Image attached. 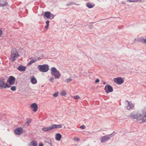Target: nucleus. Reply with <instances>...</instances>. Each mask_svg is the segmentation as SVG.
Segmentation results:
<instances>
[{"instance_id":"f257e3e1","label":"nucleus","mask_w":146,"mask_h":146,"mask_svg":"<svg viewBox=\"0 0 146 146\" xmlns=\"http://www.w3.org/2000/svg\"><path fill=\"white\" fill-rule=\"evenodd\" d=\"M131 117L133 119H136L140 123L146 122V108L142 109L141 112L133 111L130 114Z\"/></svg>"},{"instance_id":"f03ea898","label":"nucleus","mask_w":146,"mask_h":146,"mask_svg":"<svg viewBox=\"0 0 146 146\" xmlns=\"http://www.w3.org/2000/svg\"><path fill=\"white\" fill-rule=\"evenodd\" d=\"M51 74L52 75H54L56 79H58L61 76L60 72L54 67H52L51 69Z\"/></svg>"},{"instance_id":"7ed1b4c3","label":"nucleus","mask_w":146,"mask_h":146,"mask_svg":"<svg viewBox=\"0 0 146 146\" xmlns=\"http://www.w3.org/2000/svg\"><path fill=\"white\" fill-rule=\"evenodd\" d=\"M11 86L7 83H5L3 79L0 78V88L5 89L7 88H10Z\"/></svg>"},{"instance_id":"20e7f679","label":"nucleus","mask_w":146,"mask_h":146,"mask_svg":"<svg viewBox=\"0 0 146 146\" xmlns=\"http://www.w3.org/2000/svg\"><path fill=\"white\" fill-rule=\"evenodd\" d=\"M48 66L46 64L43 65H40L38 66L39 70L42 72H47L49 69Z\"/></svg>"},{"instance_id":"39448f33","label":"nucleus","mask_w":146,"mask_h":146,"mask_svg":"<svg viewBox=\"0 0 146 146\" xmlns=\"http://www.w3.org/2000/svg\"><path fill=\"white\" fill-rule=\"evenodd\" d=\"M19 56V55L17 53L16 49H13L11 51V58L12 61L14 62L18 57Z\"/></svg>"},{"instance_id":"423d86ee","label":"nucleus","mask_w":146,"mask_h":146,"mask_svg":"<svg viewBox=\"0 0 146 146\" xmlns=\"http://www.w3.org/2000/svg\"><path fill=\"white\" fill-rule=\"evenodd\" d=\"M112 134V133L103 136L101 138V142L103 143L109 140L110 138L112 137L111 135Z\"/></svg>"},{"instance_id":"0eeeda50","label":"nucleus","mask_w":146,"mask_h":146,"mask_svg":"<svg viewBox=\"0 0 146 146\" xmlns=\"http://www.w3.org/2000/svg\"><path fill=\"white\" fill-rule=\"evenodd\" d=\"M104 90L105 92L107 93L112 92L113 91V89L112 87L109 85L105 86L104 88Z\"/></svg>"},{"instance_id":"6e6552de","label":"nucleus","mask_w":146,"mask_h":146,"mask_svg":"<svg viewBox=\"0 0 146 146\" xmlns=\"http://www.w3.org/2000/svg\"><path fill=\"white\" fill-rule=\"evenodd\" d=\"M113 81L119 84H121L124 82L123 79L121 77H118L115 78L114 79Z\"/></svg>"},{"instance_id":"1a4fd4ad","label":"nucleus","mask_w":146,"mask_h":146,"mask_svg":"<svg viewBox=\"0 0 146 146\" xmlns=\"http://www.w3.org/2000/svg\"><path fill=\"white\" fill-rule=\"evenodd\" d=\"M14 133L18 135H21L23 132V130L22 128L20 127L15 129L14 131Z\"/></svg>"},{"instance_id":"9d476101","label":"nucleus","mask_w":146,"mask_h":146,"mask_svg":"<svg viewBox=\"0 0 146 146\" xmlns=\"http://www.w3.org/2000/svg\"><path fill=\"white\" fill-rule=\"evenodd\" d=\"M15 80V78L13 76H10L9 78V83L10 85H13Z\"/></svg>"},{"instance_id":"9b49d317","label":"nucleus","mask_w":146,"mask_h":146,"mask_svg":"<svg viewBox=\"0 0 146 146\" xmlns=\"http://www.w3.org/2000/svg\"><path fill=\"white\" fill-rule=\"evenodd\" d=\"M126 101L128 104L127 107V109L128 110L133 109L134 107V105L132 104L131 102H129L127 100H126Z\"/></svg>"},{"instance_id":"f8f14e48","label":"nucleus","mask_w":146,"mask_h":146,"mask_svg":"<svg viewBox=\"0 0 146 146\" xmlns=\"http://www.w3.org/2000/svg\"><path fill=\"white\" fill-rule=\"evenodd\" d=\"M8 3L5 0H0V7H3L7 5Z\"/></svg>"},{"instance_id":"ddd939ff","label":"nucleus","mask_w":146,"mask_h":146,"mask_svg":"<svg viewBox=\"0 0 146 146\" xmlns=\"http://www.w3.org/2000/svg\"><path fill=\"white\" fill-rule=\"evenodd\" d=\"M31 107L33 108V110L34 112L36 111L38 109V106L36 103H34L31 104Z\"/></svg>"},{"instance_id":"4468645a","label":"nucleus","mask_w":146,"mask_h":146,"mask_svg":"<svg viewBox=\"0 0 146 146\" xmlns=\"http://www.w3.org/2000/svg\"><path fill=\"white\" fill-rule=\"evenodd\" d=\"M17 69L20 71L24 72L26 70V67L21 65L17 68Z\"/></svg>"},{"instance_id":"2eb2a0df","label":"nucleus","mask_w":146,"mask_h":146,"mask_svg":"<svg viewBox=\"0 0 146 146\" xmlns=\"http://www.w3.org/2000/svg\"><path fill=\"white\" fill-rule=\"evenodd\" d=\"M51 128L52 129L54 128H58L60 129L61 128L62 126L60 125H56V124H53L51 125Z\"/></svg>"},{"instance_id":"dca6fc26","label":"nucleus","mask_w":146,"mask_h":146,"mask_svg":"<svg viewBox=\"0 0 146 146\" xmlns=\"http://www.w3.org/2000/svg\"><path fill=\"white\" fill-rule=\"evenodd\" d=\"M62 137L61 135L59 133H57L55 135V139L58 141H60Z\"/></svg>"},{"instance_id":"f3484780","label":"nucleus","mask_w":146,"mask_h":146,"mask_svg":"<svg viewBox=\"0 0 146 146\" xmlns=\"http://www.w3.org/2000/svg\"><path fill=\"white\" fill-rule=\"evenodd\" d=\"M42 130L44 131H47L52 129L51 126L49 127H44L42 128Z\"/></svg>"},{"instance_id":"a211bd4d","label":"nucleus","mask_w":146,"mask_h":146,"mask_svg":"<svg viewBox=\"0 0 146 146\" xmlns=\"http://www.w3.org/2000/svg\"><path fill=\"white\" fill-rule=\"evenodd\" d=\"M37 143L35 141H32L29 144V146H37Z\"/></svg>"},{"instance_id":"6ab92c4d","label":"nucleus","mask_w":146,"mask_h":146,"mask_svg":"<svg viewBox=\"0 0 146 146\" xmlns=\"http://www.w3.org/2000/svg\"><path fill=\"white\" fill-rule=\"evenodd\" d=\"M51 13L50 12H45L44 14V16L45 17L48 19H50V16Z\"/></svg>"},{"instance_id":"aec40b11","label":"nucleus","mask_w":146,"mask_h":146,"mask_svg":"<svg viewBox=\"0 0 146 146\" xmlns=\"http://www.w3.org/2000/svg\"><path fill=\"white\" fill-rule=\"evenodd\" d=\"M31 83L33 84H36L37 83V80L34 77L31 78Z\"/></svg>"},{"instance_id":"412c9836","label":"nucleus","mask_w":146,"mask_h":146,"mask_svg":"<svg viewBox=\"0 0 146 146\" xmlns=\"http://www.w3.org/2000/svg\"><path fill=\"white\" fill-rule=\"evenodd\" d=\"M86 6L89 8H92L95 5H93L90 3L88 2L86 3Z\"/></svg>"},{"instance_id":"4be33fe9","label":"nucleus","mask_w":146,"mask_h":146,"mask_svg":"<svg viewBox=\"0 0 146 146\" xmlns=\"http://www.w3.org/2000/svg\"><path fill=\"white\" fill-rule=\"evenodd\" d=\"M36 61V60L35 59V60L32 59H31L30 61L28 63L27 65L29 66L30 65L32 64L33 63L35 62Z\"/></svg>"},{"instance_id":"5701e85b","label":"nucleus","mask_w":146,"mask_h":146,"mask_svg":"<svg viewBox=\"0 0 146 146\" xmlns=\"http://www.w3.org/2000/svg\"><path fill=\"white\" fill-rule=\"evenodd\" d=\"M139 41L143 43H146V39L144 38H140Z\"/></svg>"},{"instance_id":"b1692460","label":"nucleus","mask_w":146,"mask_h":146,"mask_svg":"<svg viewBox=\"0 0 146 146\" xmlns=\"http://www.w3.org/2000/svg\"><path fill=\"white\" fill-rule=\"evenodd\" d=\"M67 94L66 92L64 90L61 93V94L62 96H65Z\"/></svg>"},{"instance_id":"393cba45","label":"nucleus","mask_w":146,"mask_h":146,"mask_svg":"<svg viewBox=\"0 0 146 146\" xmlns=\"http://www.w3.org/2000/svg\"><path fill=\"white\" fill-rule=\"evenodd\" d=\"M16 90V87L15 86H13L11 87V90L12 91H15Z\"/></svg>"},{"instance_id":"a878e982","label":"nucleus","mask_w":146,"mask_h":146,"mask_svg":"<svg viewBox=\"0 0 146 146\" xmlns=\"http://www.w3.org/2000/svg\"><path fill=\"white\" fill-rule=\"evenodd\" d=\"M58 94V92H55L53 95V96L54 97H57Z\"/></svg>"},{"instance_id":"bb28decb","label":"nucleus","mask_w":146,"mask_h":146,"mask_svg":"<svg viewBox=\"0 0 146 146\" xmlns=\"http://www.w3.org/2000/svg\"><path fill=\"white\" fill-rule=\"evenodd\" d=\"M74 98L75 99L78 100L80 98V97L78 95H76L75 96H74Z\"/></svg>"},{"instance_id":"cd10ccee","label":"nucleus","mask_w":146,"mask_h":146,"mask_svg":"<svg viewBox=\"0 0 146 146\" xmlns=\"http://www.w3.org/2000/svg\"><path fill=\"white\" fill-rule=\"evenodd\" d=\"M72 80V79L71 78H69L67 79L66 80V82H69Z\"/></svg>"},{"instance_id":"c85d7f7f","label":"nucleus","mask_w":146,"mask_h":146,"mask_svg":"<svg viewBox=\"0 0 146 146\" xmlns=\"http://www.w3.org/2000/svg\"><path fill=\"white\" fill-rule=\"evenodd\" d=\"M73 4H74V3L73 2H70L69 3H68V4H67V5L68 6H69L70 5H71Z\"/></svg>"},{"instance_id":"c756f323","label":"nucleus","mask_w":146,"mask_h":146,"mask_svg":"<svg viewBox=\"0 0 146 146\" xmlns=\"http://www.w3.org/2000/svg\"><path fill=\"white\" fill-rule=\"evenodd\" d=\"M80 128L82 129H84L85 128V126L83 125L80 126Z\"/></svg>"},{"instance_id":"7c9ffc66","label":"nucleus","mask_w":146,"mask_h":146,"mask_svg":"<svg viewBox=\"0 0 146 146\" xmlns=\"http://www.w3.org/2000/svg\"><path fill=\"white\" fill-rule=\"evenodd\" d=\"M55 15H54L53 14H52L51 13V15L50 16V18L51 19H54V17Z\"/></svg>"},{"instance_id":"2f4dec72","label":"nucleus","mask_w":146,"mask_h":146,"mask_svg":"<svg viewBox=\"0 0 146 146\" xmlns=\"http://www.w3.org/2000/svg\"><path fill=\"white\" fill-rule=\"evenodd\" d=\"M31 121L30 120L27 121L25 123L27 125H28L29 123H31Z\"/></svg>"},{"instance_id":"473e14b6","label":"nucleus","mask_w":146,"mask_h":146,"mask_svg":"<svg viewBox=\"0 0 146 146\" xmlns=\"http://www.w3.org/2000/svg\"><path fill=\"white\" fill-rule=\"evenodd\" d=\"M54 80V78H51L49 80L50 82H52V81Z\"/></svg>"},{"instance_id":"72a5a7b5","label":"nucleus","mask_w":146,"mask_h":146,"mask_svg":"<svg viewBox=\"0 0 146 146\" xmlns=\"http://www.w3.org/2000/svg\"><path fill=\"white\" fill-rule=\"evenodd\" d=\"M50 21H49L47 20V21L46 22V25H49V23Z\"/></svg>"},{"instance_id":"f704fd0d","label":"nucleus","mask_w":146,"mask_h":146,"mask_svg":"<svg viewBox=\"0 0 146 146\" xmlns=\"http://www.w3.org/2000/svg\"><path fill=\"white\" fill-rule=\"evenodd\" d=\"M47 143L50 144L51 146H52V143L51 141H49Z\"/></svg>"},{"instance_id":"c9c22d12","label":"nucleus","mask_w":146,"mask_h":146,"mask_svg":"<svg viewBox=\"0 0 146 146\" xmlns=\"http://www.w3.org/2000/svg\"><path fill=\"white\" fill-rule=\"evenodd\" d=\"M99 81H100L99 80V79H97L95 81V82L96 83H98V82H99Z\"/></svg>"},{"instance_id":"e433bc0d","label":"nucleus","mask_w":146,"mask_h":146,"mask_svg":"<svg viewBox=\"0 0 146 146\" xmlns=\"http://www.w3.org/2000/svg\"><path fill=\"white\" fill-rule=\"evenodd\" d=\"M127 1H129V2H134V0H128Z\"/></svg>"},{"instance_id":"4c0bfd02","label":"nucleus","mask_w":146,"mask_h":146,"mask_svg":"<svg viewBox=\"0 0 146 146\" xmlns=\"http://www.w3.org/2000/svg\"><path fill=\"white\" fill-rule=\"evenodd\" d=\"M49 25H46V26L45 27V28H48V26H49Z\"/></svg>"},{"instance_id":"58836bf2","label":"nucleus","mask_w":146,"mask_h":146,"mask_svg":"<svg viewBox=\"0 0 146 146\" xmlns=\"http://www.w3.org/2000/svg\"><path fill=\"white\" fill-rule=\"evenodd\" d=\"M2 35V32L1 31H0V36H1Z\"/></svg>"},{"instance_id":"ea45409f","label":"nucleus","mask_w":146,"mask_h":146,"mask_svg":"<svg viewBox=\"0 0 146 146\" xmlns=\"http://www.w3.org/2000/svg\"><path fill=\"white\" fill-rule=\"evenodd\" d=\"M39 146H43V144L42 143L40 144L39 145Z\"/></svg>"},{"instance_id":"a19ab883","label":"nucleus","mask_w":146,"mask_h":146,"mask_svg":"<svg viewBox=\"0 0 146 146\" xmlns=\"http://www.w3.org/2000/svg\"><path fill=\"white\" fill-rule=\"evenodd\" d=\"M134 0V2H137L140 1L139 0Z\"/></svg>"},{"instance_id":"79ce46f5","label":"nucleus","mask_w":146,"mask_h":146,"mask_svg":"<svg viewBox=\"0 0 146 146\" xmlns=\"http://www.w3.org/2000/svg\"><path fill=\"white\" fill-rule=\"evenodd\" d=\"M145 1V0H139V1L142 2H144Z\"/></svg>"},{"instance_id":"37998d69","label":"nucleus","mask_w":146,"mask_h":146,"mask_svg":"<svg viewBox=\"0 0 146 146\" xmlns=\"http://www.w3.org/2000/svg\"><path fill=\"white\" fill-rule=\"evenodd\" d=\"M75 140H76V141H78V140H79V139H78V138H76V139H75Z\"/></svg>"},{"instance_id":"c03bdc74","label":"nucleus","mask_w":146,"mask_h":146,"mask_svg":"<svg viewBox=\"0 0 146 146\" xmlns=\"http://www.w3.org/2000/svg\"><path fill=\"white\" fill-rule=\"evenodd\" d=\"M103 84H104V85H105V84H106V82H103Z\"/></svg>"},{"instance_id":"a18cd8bd","label":"nucleus","mask_w":146,"mask_h":146,"mask_svg":"<svg viewBox=\"0 0 146 146\" xmlns=\"http://www.w3.org/2000/svg\"><path fill=\"white\" fill-rule=\"evenodd\" d=\"M90 29H92V28H90Z\"/></svg>"}]
</instances>
